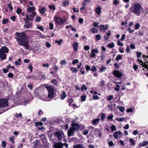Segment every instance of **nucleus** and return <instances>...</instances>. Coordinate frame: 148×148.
<instances>
[{
    "mask_svg": "<svg viewBox=\"0 0 148 148\" xmlns=\"http://www.w3.org/2000/svg\"><path fill=\"white\" fill-rule=\"evenodd\" d=\"M73 50L75 51H77L78 48V44L77 42H75L73 45Z\"/></svg>",
    "mask_w": 148,
    "mask_h": 148,
    "instance_id": "6ab92c4d",
    "label": "nucleus"
},
{
    "mask_svg": "<svg viewBox=\"0 0 148 148\" xmlns=\"http://www.w3.org/2000/svg\"><path fill=\"white\" fill-rule=\"evenodd\" d=\"M106 69V68L102 64L101 65V67L99 68L100 73H101L103 72L104 71H105Z\"/></svg>",
    "mask_w": 148,
    "mask_h": 148,
    "instance_id": "b1692460",
    "label": "nucleus"
},
{
    "mask_svg": "<svg viewBox=\"0 0 148 148\" xmlns=\"http://www.w3.org/2000/svg\"><path fill=\"white\" fill-rule=\"evenodd\" d=\"M121 134V132L120 131H119L114 132L113 134V136L115 139H119L120 138V136Z\"/></svg>",
    "mask_w": 148,
    "mask_h": 148,
    "instance_id": "9d476101",
    "label": "nucleus"
},
{
    "mask_svg": "<svg viewBox=\"0 0 148 148\" xmlns=\"http://www.w3.org/2000/svg\"><path fill=\"white\" fill-rule=\"evenodd\" d=\"M71 125L72 127L71 128L74 131H78L79 129V125L76 123H72Z\"/></svg>",
    "mask_w": 148,
    "mask_h": 148,
    "instance_id": "1a4fd4ad",
    "label": "nucleus"
},
{
    "mask_svg": "<svg viewBox=\"0 0 148 148\" xmlns=\"http://www.w3.org/2000/svg\"><path fill=\"white\" fill-rule=\"evenodd\" d=\"M9 20L8 18L4 19L2 21V23L3 24H7L8 23Z\"/></svg>",
    "mask_w": 148,
    "mask_h": 148,
    "instance_id": "c756f323",
    "label": "nucleus"
},
{
    "mask_svg": "<svg viewBox=\"0 0 148 148\" xmlns=\"http://www.w3.org/2000/svg\"><path fill=\"white\" fill-rule=\"evenodd\" d=\"M146 62L145 63L143 62V63L140 64V65H141L142 67H144L145 68H147L148 66V65L146 64Z\"/></svg>",
    "mask_w": 148,
    "mask_h": 148,
    "instance_id": "09e8293b",
    "label": "nucleus"
},
{
    "mask_svg": "<svg viewBox=\"0 0 148 148\" xmlns=\"http://www.w3.org/2000/svg\"><path fill=\"white\" fill-rule=\"evenodd\" d=\"M8 102H0V108H3L9 105Z\"/></svg>",
    "mask_w": 148,
    "mask_h": 148,
    "instance_id": "5701e85b",
    "label": "nucleus"
},
{
    "mask_svg": "<svg viewBox=\"0 0 148 148\" xmlns=\"http://www.w3.org/2000/svg\"><path fill=\"white\" fill-rule=\"evenodd\" d=\"M118 108L121 112H123L125 110L124 108L123 107L119 106Z\"/></svg>",
    "mask_w": 148,
    "mask_h": 148,
    "instance_id": "79ce46f5",
    "label": "nucleus"
},
{
    "mask_svg": "<svg viewBox=\"0 0 148 148\" xmlns=\"http://www.w3.org/2000/svg\"><path fill=\"white\" fill-rule=\"evenodd\" d=\"M71 70L73 73H77L78 72V70L76 68L71 67Z\"/></svg>",
    "mask_w": 148,
    "mask_h": 148,
    "instance_id": "7c9ffc66",
    "label": "nucleus"
},
{
    "mask_svg": "<svg viewBox=\"0 0 148 148\" xmlns=\"http://www.w3.org/2000/svg\"><path fill=\"white\" fill-rule=\"evenodd\" d=\"M114 69H118L120 67L119 66L118 64L116 63H114Z\"/></svg>",
    "mask_w": 148,
    "mask_h": 148,
    "instance_id": "bf43d9fd",
    "label": "nucleus"
},
{
    "mask_svg": "<svg viewBox=\"0 0 148 148\" xmlns=\"http://www.w3.org/2000/svg\"><path fill=\"white\" fill-rule=\"evenodd\" d=\"M66 93L65 92H63V93L62 94H61L60 95V97L61 98V99H63L65 98L66 97Z\"/></svg>",
    "mask_w": 148,
    "mask_h": 148,
    "instance_id": "2f4dec72",
    "label": "nucleus"
},
{
    "mask_svg": "<svg viewBox=\"0 0 148 148\" xmlns=\"http://www.w3.org/2000/svg\"><path fill=\"white\" fill-rule=\"evenodd\" d=\"M148 144V141H144L142 143H140L138 145V147H144L147 146Z\"/></svg>",
    "mask_w": 148,
    "mask_h": 148,
    "instance_id": "aec40b11",
    "label": "nucleus"
},
{
    "mask_svg": "<svg viewBox=\"0 0 148 148\" xmlns=\"http://www.w3.org/2000/svg\"><path fill=\"white\" fill-rule=\"evenodd\" d=\"M100 27H102V28H103V29H105L106 30H107L108 29L109 25H108L106 24V26L105 27L104 25H101L100 26Z\"/></svg>",
    "mask_w": 148,
    "mask_h": 148,
    "instance_id": "c9c22d12",
    "label": "nucleus"
},
{
    "mask_svg": "<svg viewBox=\"0 0 148 148\" xmlns=\"http://www.w3.org/2000/svg\"><path fill=\"white\" fill-rule=\"evenodd\" d=\"M36 8L35 6L33 7H29L27 9V12L28 13H30L32 12H33L35 11Z\"/></svg>",
    "mask_w": 148,
    "mask_h": 148,
    "instance_id": "dca6fc26",
    "label": "nucleus"
},
{
    "mask_svg": "<svg viewBox=\"0 0 148 148\" xmlns=\"http://www.w3.org/2000/svg\"><path fill=\"white\" fill-rule=\"evenodd\" d=\"M82 5L83 6H84L82 7H81L80 8V10H81V12L82 13H84L86 11V9L85 8V6H86L87 5V3L85 2V1H84V2L82 3Z\"/></svg>",
    "mask_w": 148,
    "mask_h": 148,
    "instance_id": "ddd939ff",
    "label": "nucleus"
},
{
    "mask_svg": "<svg viewBox=\"0 0 148 148\" xmlns=\"http://www.w3.org/2000/svg\"><path fill=\"white\" fill-rule=\"evenodd\" d=\"M7 6L10 10L12 11L13 10V8L10 4H7Z\"/></svg>",
    "mask_w": 148,
    "mask_h": 148,
    "instance_id": "69168bd1",
    "label": "nucleus"
},
{
    "mask_svg": "<svg viewBox=\"0 0 148 148\" xmlns=\"http://www.w3.org/2000/svg\"><path fill=\"white\" fill-rule=\"evenodd\" d=\"M9 49L5 46H3L0 49V52L4 53H8L9 52Z\"/></svg>",
    "mask_w": 148,
    "mask_h": 148,
    "instance_id": "9b49d317",
    "label": "nucleus"
},
{
    "mask_svg": "<svg viewBox=\"0 0 148 148\" xmlns=\"http://www.w3.org/2000/svg\"><path fill=\"white\" fill-rule=\"evenodd\" d=\"M91 31L93 33H97L98 32L97 30L95 28H92L91 29Z\"/></svg>",
    "mask_w": 148,
    "mask_h": 148,
    "instance_id": "49530a36",
    "label": "nucleus"
},
{
    "mask_svg": "<svg viewBox=\"0 0 148 148\" xmlns=\"http://www.w3.org/2000/svg\"><path fill=\"white\" fill-rule=\"evenodd\" d=\"M46 9L45 7H42L41 9L39 10V12L42 14H44L45 12H46Z\"/></svg>",
    "mask_w": 148,
    "mask_h": 148,
    "instance_id": "4be33fe9",
    "label": "nucleus"
},
{
    "mask_svg": "<svg viewBox=\"0 0 148 148\" xmlns=\"http://www.w3.org/2000/svg\"><path fill=\"white\" fill-rule=\"evenodd\" d=\"M73 148H84V147L82 145L79 144L74 145Z\"/></svg>",
    "mask_w": 148,
    "mask_h": 148,
    "instance_id": "bb28decb",
    "label": "nucleus"
},
{
    "mask_svg": "<svg viewBox=\"0 0 148 148\" xmlns=\"http://www.w3.org/2000/svg\"><path fill=\"white\" fill-rule=\"evenodd\" d=\"M101 115V120L103 121H104L105 120V118L106 116V114L104 113H102L101 114H99V115Z\"/></svg>",
    "mask_w": 148,
    "mask_h": 148,
    "instance_id": "393cba45",
    "label": "nucleus"
},
{
    "mask_svg": "<svg viewBox=\"0 0 148 148\" xmlns=\"http://www.w3.org/2000/svg\"><path fill=\"white\" fill-rule=\"evenodd\" d=\"M141 8V5L140 4L136 3L133 6L129 8V11L135 14L138 16L140 15V9Z\"/></svg>",
    "mask_w": 148,
    "mask_h": 148,
    "instance_id": "f03ea898",
    "label": "nucleus"
},
{
    "mask_svg": "<svg viewBox=\"0 0 148 148\" xmlns=\"http://www.w3.org/2000/svg\"><path fill=\"white\" fill-rule=\"evenodd\" d=\"M108 47L110 48H112L114 47V45L113 42H111L110 43L107 45Z\"/></svg>",
    "mask_w": 148,
    "mask_h": 148,
    "instance_id": "72a5a7b5",
    "label": "nucleus"
},
{
    "mask_svg": "<svg viewBox=\"0 0 148 148\" xmlns=\"http://www.w3.org/2000/svg\"><path fill=\"white\" fill-rule=\"evenodd\" d=\"M49 7L50 10L52 9L53 11L56 9V7L54 5H53L52 6L49 5Z\"/></svg>",
    "mask_w": 148,
    "mask_h": 148,
    "instance_id": "5fc2aeb1",
    "label": "nucleus"
},
{
    "mask_svg": "<svg viewBox=\"0 0 148 148\" xmlns=\"http://www.w3.org/2000/svg\"><path fill=\"white\" fill-rule=\"evenodd\" d=\"M6 142L3 141L2 142L1 147L3 148H5L6 147Z\"/></svg>",
    "mask_w": 148,
    "mask_h": 148,
    "instance_id": "58836bf2",
    "label": "nucleus"
},
{
    "mask_svg": "<svg viewBox=\"0 0 148 148\" xmlns=\"http://www.w3.org/2000/svg\"><path fill=\"white\" fill-rule=\"evenodd\" d=\"M143 57L145 59V62L148 60V56H146L145 55H143Z\"/></svg>",
    "mask_w": 148,
    "mask_h": 148,
    "instance_id": "774afa93",
    "label": "nucleus"
},
{
    "mask_svg": "<svg viewBox=\"0 0 148 148\" xmlns=\"http://www.w3.org/2000/svg\"><path fill=\"white\" fill-rule=\"evenodd\" d=\"M96 38V39L97 40H99L101 39V36L99 34H97L95 36Z\"/></svg>",
    "mask_w": 148,
    "mask_h": 148,
    "instance_id": "13d9d810",
    "label": "nucleus"
},
{
    "mask_svg": "<svg viewBox=\"0 0 148 148\" xmlns=\"http://www.w3.org/2000/svg\"><path fill=\"white\" fill-rule=\"evenodd\" d=\"M54 21L58 25H62L66 22V19L63 18L55 16L54 17Z\"/></svg>",
    "mask_w": 148,
    "mask_h": 148,
    "instance_id": "7ed1b4c3",
    "label": "nucleus"
},
{
    "mask_svg": "<svg viewBox=\"0 0 148 148\" xmlns=\"http://www.w3.org/2000/svg\"><path fill=\"white\" fill-rule=\"evenodd\" d=\"M29 65V66L28 67V68L30 70L31 72H32L33 71V67L32 66L31 64L30 63Z\"/></svg>",
    "mask_w": 148,
    "mask_h": 148,
    "instance_id": "4d7b16f0",
    "label": "nucleus"
},
{
    "mask_svg": "<svg viewBox=\"0 0 148 148\" xmlns=\"http://www.w3.org/2000/svg\"><path fill=\"white\" fill-rule=\"evenodd\" d=\"M53 23L50 22L49 23V28L51 30L53 29Z\"/></svg>",
    "mask_w": 148,
    "mask_h": 148,
    "instance_id": "603ef678",
    "label": "nucleus"
},
{
    "mask_svg": "<svg viewBox=\"0 0 148 148\" xmlns=\"http://www.w3.org/2000/svg\"><path fill=\"white\" fill-rule=\"evenodd\" d=\"M95 10L96 11V14L98 15H99L101 12V7L98 6L97 8L95 9Z\"/></svg>",
    "mask_w": 148,
    "mask_h": 148,
    "instance_id": "412c9836",
    "label": "nucleus"
},
{
    "mask_svg": "<svg viewBox=\"0 0 148 148\" xmlns=\"http://www.w3.org/2000/svg\"><path fill=\"white\" fill-rule=\"evenodd\" d=\"M84 89L85 90H86L87 89V87L85 85V84H83L81 88V90L82 91H84Z\"/></svg>",
    "mask_w": 148,
    "mask_h": 148,
    "instance_id": "e433bc0d",
    "label": "nucleus"
},
{
    "mask_svg": "<svg viewBox=\"0 0 148 148\" xmlns=\"http://www.w3.org/2000/svg\"><path fill=\"white\" fill-rule=\"evenodd\" d=\"M85 68L86 71V72H88V71L90 70V66L88 65H86L85 66Z\"/></svg>",
    "mask_w": 148,
    "mask_h": 148,
    "instance_id": "a18cd8bd",
    "label": "nucleus"
},
{
    "mask_svg": "<svg viewBox=\"0 0 148 148\" xmlns=\"http://www.w3.org/2000/svg\"><path fill=\"white\" fill-rule=\"evenodd\" d=\"M97 69L95 66H92L90 69L91 71L95 72L97 71Z\"/></svg>",
    "mask_w": 148,
    "mask_h": 148,
    "instance_id": "ea45409f",
    "label": "nucleus"
},
{
    "mask_svg": "<svg viewBox=\"0 0 148 148\" xmlns=\"http://www.w3.org/2000/svg\"><path fill=\"white\" fill-rule=\"evenodd\" d=\"M22 12L21 9L19 8H18L16 10V12L18 14H20Z\"/></svg>",
    "mask_w": 148,
    "mask_h": 148,
    "instance_id": "4c0bfd02",
    "label": "nucleus"
},
{
    "mask_svg": "<svg viewBox=\"0 0 148 148\" xmlns=\"http://www.w3.org/2000/svg\"><path fill=\"white\" fill-rule=\"evenodd\" d=\"M62 4L64 7H66L67 5H69V2L67 1H65L62 3Z\"/></svg>",
    "mask_w": 148,
    "mask_h": 148,
    "instance_id": "c03bdc74",
    "label": "nucleus"
},
{
    "mask_svg": "<svg viewBox=\"0 0 148 148\" xmlns=\"http://www.w3.org/2000/svg\"><path fill=\"white\" fill-rule=\"evenodd\" d=\"M46 88L48 91V97L49 98H52L54 95V90L53 88L50 86H46Z\"/></svg>",
    "mask_w": 148,
    "mask_h": 148,
    "instance_id": "20e7f679",
    "label": "nucleus"
},
{
    "mask_svg": "<svg viewBox=\"0 0 148 148\" xmlns=\"http://www.w3.org/2000/svg\"><path fill=\"white\" fill-rule=\"evenodd\" d=\"M28 96L29 97H29H28L27 99H26L27 100L25 101V102H29V101H30L33 99V97H32V96L31 94H29Z\"/></svg>",
    "mask_w": 148,
    "mask_h": 148,
    "instance_id": "cd10ccee",
    "label": "nucleus"
},
{
    "mask_svg": "<svg viewBox=\"0 0 148 148\" xmlns=\"http://www.w3.org/2000/svg\"><path fill=\"white\" fill-rule=\"evenodd\" d=\"M12 103L14 104V105L13 106L12 105L11 107H10V108H11L13 107H14V106H16L20 105H21L22 104V103L12 102Z\"/></svg>",
    "mask_w": 148,
    "mask_h": 148,
    "instance_id": "c85d7f7f",
    "label": "nucleus"
},
{
    "mask_svg": "<svg viewBox=\"0 0 148 148\" xmlns=\"http://www.w3.org/2000/svg\"><path fill=\"white\" fill-rule=\"evenodd\" d=\"M64 144L61 142L56 143L54 144L53 147L54 148H62Z\"/></svg>",
    "mask_w": 148,
    "mask_h": 148,
    "instance_id": "f8f14e48",
    "label": "nucleus"
},
{
    "mask_svg": "<svg viewBox=\"0 0 148 148\" xmlns=\"http://www.w3.org/2000/svg\"><path fill=\"white\" fill-rule=\"evenodd\" d=\"M79 60L78 59H75L73 60L72 62V64L73 65H75V64L78 63Z\"/></svg>",
    "mask_w": 148,
    "mask_h": 148,
    "instance_id": "680f3d73",
    "label": "nucleus"
},
{
    "mask_svg": "<svg viewBox=\"0 0 148 148\" xmlns=\"http://www.w3.org/2000/svg\"><path fill=\"white\" fill-rule=\"evenodd\" d=\"M36 13L35 12H33L31 14L28 15V14H26V18L25 19L27 20L33 21L34 20V17L36 16Z\"/></svg>",
    "mask_w": 148,
    "mask_h": 148,
    "instance_id": "39448f33",
    "label": "nucleus"
},
{
    "mask_svg": "<svg viewBox=\"0 0 148 148\" xmlns=\"http://www.w3.org/2000/svg\"><path fill=\"white\" fill-rule=\"evenodd\" d=\"M24 20L25 21V24L24 25V27L27 29H29V27H32L33 26L32 23L29 21V20H27L25 19V18H23Z\"/></svg>",
    "mask_w": 148,
    "mask_h": 148,
    "instance_id": "423d86ee",
    "label": "nucleus"
},
{
    "mask_svg": "<svg viewBox=\"0 0 148 148\" xmlns=\"http://www.w3.org/2000/svg\"><path fill=\"white\" fill-rule=\"evenodd\" d=\"M40 87L37 88L34 90V93L35 95L36 96H39V93H40Z\"/></svg>",
    "mask_w": 148,
    "mask_h": 148,
    "instance_id": "a211bd4d",
    "label": "nucleus"
},
{
    "mask_svg": "<svg viewBox=\"0 0 148 148\" xmlns=\"http://www.w3.org/2000/svg\"><path fill=\"white\" fill-rule=\"evenodd\" d=\"M63 41V40L60 39L59 40H56L55 41V42L58 43L59 45H60L61 44V42Z\"/></svg>",
    "mask_w": 148,
    "mask_h": 148,
    "instance_id": "6e6d98bb",
    "label": "nucleus"
},
{
    "mask_svg": "<svg viewBox=\"0 0 148 148\" xmlns=\"http://www.w3.org/2000/svg\"><path fill=\"white\" fill-rule=\"evenodd\" d=\"M100 120V118L93 119L91 121V124L94 125H97L98 124Z\"/></svg>",
    "mask_w": 148,
    "mask_h": 148,
    "instance_id": "2eb2a0df",
    "label": "nucleus"
},
{
    "mask_svg": "<svg viewBox=\"0 0 148 148\" xmlns=\"http://www.w3.org/2000/svg\"><path fill=\"white\" fill-rule=\"evenodd\" d=\"M107 97L108 101H111L114 98V97L112 95L107 96Z\"/></svg>",
    "mask_w": 148,
    "mask_h": 148,
    "instance_id": "de8ad7c7",
    "label": "nucleus"
},
{
    "mask_svg": "<svg viewBox=\"0 0 148 148\" xmlns=\"http://www.w3.org/2000/svg\"><path fill=\"white\" fill-rule=\"evenodd\" d=\"M0 58L1 61L5 60L6 58V55L0 52Z\"/></svg>",
    "mask_w": 148,
    "mask_h": 148,
    "instance_id": "f3484780",
    "label": "nucleus"
},
{
    "mask_svg": "<svg viewBox=\"0 0 148 148\" xmlns=\"http://www.w3.org/2000/svg\"><path fill=\"white\" fill-rule=\"evenodd\" d=\"M122 59V57L119 54L117 55L116 58H115V60H121Z\"/></svg>",
    "mask_w": 148,
    "mask_h": 148,
    "instance_id": "a19ab883",
    "label": "nucleus"
},
{
    "mask_svg": "<svg viewBox=\"0 0 148 148\" xmlns=\"http://www.w3.org/2000/svg\"><path fill=\"white\" fill-rule=\"evenodd\" d=\"M60 64L61 65H65L66 64V62L65 60H63L60 62Z\"/></svg>",
    "mask_w": 148,
    "mask_h": 148,
    "instance_id": "052dcab7",
    "label": "nucleus"
},
{
    "mask_svg": "<svg viewBox=\"0 0 148 148\" xmlns=\"http://www.w3.org/2000/svg\"><path fill=\"white\" fill-rule=\"evenodd\" d=\"M91 51L95 54V53H98L99 51L97 49H92Z\"/></svg>",
    "mask_w": 148,
    "mask_h": 148,
    "instance_id": "8fccbe9b",
    "label": "nucleus"
},
{
    "mask_svg": "<svg viewBox=\"0 0 148 148\" xmlns=\"http://www.w3.org/2000/svg\"><path fill=\"white\" fill-rule=\"evenodd\" d=\"M140 24L138 23H137L135 25V29H138L140 28Z\"/></svg>",
    "mask_w": 148,
    "mask_h": 148,
    "instance_id": "3c124183",
    "label": "nucleus"
},
{
    "mask_svg": "<svg viewBox=\"0 0 148 148\" xmlns=\"http://www.w3.org/2000/svg\"><path fill=\"white\" fill-rule=\"evenodd\" d=\"M54 135L55 136L57 137L59 140H60L62 139L64 134L62 131L58 132H55Z\"/></svg>",
    "mask_w": 148,
    "mask_h": 148,
    "instance_id": "0eeeda50",
    "label": "nucleus"
},
{
    "mask_svg": "<svg viewBox=\"0 0 148 148\" xmlns=\"http://www.w3.org/2000/svg\"><path fill=\"white\" fill-rule=\"evenodd\" d=\"M13 74L11 72L9 73L8 75V77L9 78H13Z\"/></svg>",
    "mask_w": 148,
    "mask_h": 148,
    "instance_id": "864d4df0",
    "label": "nucleus"
},
{
    "mask_svg": "<svg viewBox=\"0 0 148 148\" xmlns=\"http://www.w3.org/2000/svg\"><path fill=\"white\" fill-rule=\"evenodd\" d=\"M74 131L71 128H70L68 130L67 132L68 136L69 137L71 136H74Z\"/></svg>",
    "mask_w": 148,
    "mask_h": 148,
    "instance_id": "4468645a",
    "label": "nucleus"
},
{
    "mask_svg": "<svg viewBox=\"0 0 148 148\" xmlns=\"http://www.w3.org/2000/svg\"><path fill=\"white\" fill-rule=\"evenodd\" d=\"M8 96L7 98H2L1 97H0V102H8L9 100V97Z\"/></svg>",
    "mask_w": 148,
    "mask_h": 148,
    "instance_id": "a878e982",
    "label": "nucleus"
},
{
    "mask_svg": "<svg viewBox=\"0 0 148 148\" xmlns=\"http://www.w3.org/2000/svg\"><path fill=\"white\" fill-rule=\"evenodd\" d=\"M15 116L16 117L18 118L19 117H22V115L21 113H19L18 114L17 113L15 114Z\"/></svg>",
    "mask_w": 148,
    "mask_h": 148,
    "instance_id": "e2e57ef3",
    "label": "nucleus"
},
{
    "mask_svg": "<svg viewBox=\"0 0 148 148\" xmlns=\"http://www.w3.org/2000/svg\"><path fill=\"white\" fill-rule=\"evenodd\" d=\"M112 73L114 76L118 78L121 77L123 75L122 73L117 70L114 71L112 72Z\"/></svg>",
    "mask_w": 148,
    "mask_h": 148,
    "instance_id": "6e6552de",
    "label": "nucleus"
},
{
    "mask_svg": "<svg viewBox=\"0 0 148 148\" xmlns=\"http://www.w3.org/2000/svg\"><path fill=\"white\" fill-rule=\"evenodd\" d=\"M27 87L29 88L30 90H33V86L31 84H29L27 85Z\"/></svg>",
    "mask_w": 148,
    "mask_h": 148,
    "instance_id": "338daca9",
    "label": "nucleus"
},
{
    "mask_svg": "<svg viewBox=\"0 0 148 148\" xmlns=\"http://www.w3.org/2000/svg\"><path fill=\"white\" fill-rule=\"evenodd\" d=\"M41 19V18L39 16H37L35 18V21L36 22H40Z\"/></svg>",
    "mask_w": 148,
    "mask_h": 148,
    "instance_id": "f704fd0d",
    "label": "nucleus"
},
{
    "mask_svg": "<svg viewBox=\"0 0 148 148\" xmlns=\"http://www.w3.org/2000/svg\"><path fill=\"white\" fill-rule=\"evenodd\" d=\"M90 49V47L88 45H85L84 47V49L85 51H87Z\"/></svg>",
    "mask_w": 148,
    "mask_h": 148,
    "instance_id": "0e129e2a",
    "label": "nucleus"
},
{
    "mask_svg": "<svg viewBox=\"0 0 148 148\" xmlns=\"http://www.w3.org/2000/svg\"><path fill=\"white\" fill-rule=\"evenodd\" d=\"M125 118H117L116 119V120L118 121L119 122H121L122 121H124L125 120Z\"/></svg>",
    "mask_w": 148,
    "mask_h": 148,
    "instance_id": "37998d69",
    "label": "nucleus"
},
{
    "mask_svg": "<svg viewBox=\"0 0 148 148\" xmlns=\"http://www.w3.org/2000/svg\"><path fill=\"white\" fill-rule=\"evenodd\" d=\"M16 34L17 36L19 37L17 39L18 44L20 45L23 46L26 49L28 50L29 47V41L28 37L25 33L24 32L21 33L16 32Z\"/></svg>",
    "mask_w": 148,
    "mask_h": 148,
    "instance_id": "f257e3e1",
    "label": "nucleus"
},
{
    "mask_svg": "<svg viewBox=\"0 0 148 148\" xmlns=\"http://www.w3.org/2000/svg\"><path fill=\"white\" fill-rule=\"evenodd\" d=\"M86 96L85 95H84L83 96H81V101H85Z\"/></svg>",
    "mask_w": 148,
    "mask_h": 148,
    "instance_id": "473e14b6",
    "label": "nucleus"
}]
</instances>
